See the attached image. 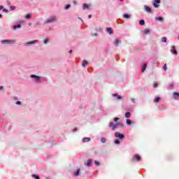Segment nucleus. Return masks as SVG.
I'll list each match as a JSON object with an SVG mask.
<instances>
[{
  "mask_svg": "<svg viewBox=\"0 0 179 179\" xmlns=\"http://www.w3.org/2000/svg\"><path fill=\"white\" fill-rule=\"evenodd\" d=\"M92 164H93V159H90L87 161V163H85V166L87 167H92Z\"/></svg>",
  "mask_w": 179,
  "mask_h": 179,
  "instance_id": "obj_10",
  "label": "nucleus"
},
{
  "mask_svg": "<svg viewBox=\"0 0 179 179\" xmlns=\"http://www.w3.org/2000/svg\"><path fill=\"white\" fill-rule=\"evenodd\" d=\"M153 87L155 88L157 87V83H154Z\"/></svg>",
  "mask_w": 179,
  "mask_h": 179,
  "instance_id": "obj_47",
  "label": "nucleus"
},
{
  "mask_svg": "<svg viewBox=\"0 0 179 179\" xmlns=\"http://www.w3.org/2000/svg\"><path fill=\"white\" fill-rule=\"evenodd\" d=\"M120 44V41L118 39H115L114 42V45L117 46Z\"/></svg>",
  "mask_w": 179,
  "mask_h": 179,
  "instance_id": "obj_34",
  "label": "nucleus"
},
{
  "mask_svg": "<svg viewBox=\"0 0 179 179\" xmlns=\"http://www.w3.org/2000/svg\"><path fill=\"white\" fill-rule=\"evenodd\" d=\"M155 20H158V22H163V17H156Z\"/></svg>",
  "mask_w": 179,
  "mask_h": 179,
  "instance_id": "obj_24",
  "label": "nucleus"
},
{
  "mask_svg": "<svg viewBox=\"0 0 179 179\" xmlns=\"http://www.w3.org/2000/svg\"><path fill=\"white\" fill-rule=\"evenodd\" d=\"M145 10L148 13H152V8L149 7V6H144Z\"/></svg>",
  "mask_w": 179,
  "mask_h": 179,
  "instance_id": "obj_13",
  "label": "nucleus"
},
{
  "mask_svg": "<svg viewBox=\"0 0 179 179\" xmlns=\"http://www.w3.org/2000/svg\"><path fill=\"white\" fill-rule=\"evenodd\" d=\"M173 99H177V97H179V92H174L173 94Z\"/></svg>",
  "mask_w": 179,
  "mask_h": 179,
  "instance_id": "obj_19",
  "label": "nucleus"
},
{
  "mask_svg": "<svg viewBox=\"0 0 179 179\" xmlns=\"http://www.w3.org/2000/svg\"><path fill=\"white\" fill-rule=\"evenodd\" d=\"M162 43H167V38L166 36H164L162 38Z\"/></svg>",
  "mask_w": 179,
  "mask_h": 179,
  "instance_id": "obj_32",
  "label": "nucleus"
},
{
  "mask_svg": "<svg viewBox=\"0 0 179 179\" xmlns=\"http://www.w3.org/2000/svg\"><path fill=\"white\" fill-rule=\"evenodd\" d=\"M19 23H20V24H23V23H24V21L20 20V21H19Z\"/></svg>",
  "mask_w": 179,
  "mask_h": 179,
  "instance_id": "obj_45",
  "label": "nucleus"
},
{
  "mask_svg": "<svg viewBox=\"0 0 179 179\" xmlns=\"http://www.w3.org/2000/svg\"><path fill=\"white\" fill-rule=\"evenodd\" d=\"M163 69H164V71H167V64H164Z\"/></svg>",
  "mask_w": 179,
  "mask_h": 179,
  "instance_id": "obj_36",
  "label": "nucleus"
},
{
  "mask_svg": "<svg viewBox=\"0 0 179 179\" xmlns=\"http://www.w3.org/2000/svg\"><path fill=\"white\" fill-rule=\"evenodd\" d=\"M31 177L32 178H34V179H40V176L37 174H32Z\"/></svg>",
  "mask_w": 179,
  "mask_h": 179,
  "instance_id": "obj_22",
  "label": "nucleus"
},
{
  "mask_svg": "<svg viewBox=\"0 0 179 179\" xmlns=\"http://www.w3.org/2000/svg\"><path fill=\"white\" fill-rule=\"evenodd\" d=\"M2 17V14H0V19Z\"/></svg>",
  "mask_w": 179,
  "mask_h": 179,
  "instance_id": "obj_53",
  "label": "nucleus"
},
{
  "mask_svg": "<svg viewBox=\"0 0 179 179\" xmlns=\"http://www.w3.org/2000/svg\"><path fill=\"white\" fill-rule=\"evenodd\" d=\"M78 131V127H75L73 129V132H76Z\"/></svg>",
  "mask_w": 179,
  "mask_h": 179,
  "instance_id": "obj_44",
  "label": "nucleus"
},
{
  "mask_svg": "<svg viewBox=\"0 0 179 179\" xmlns=\"http://www.w3.org/2000/svg\"><path fill=\"white\" fill-rule=\"evenodd\" d=\"M169 87H174V83H169Z\"/></svg>",
  "mask_w": 179,
  "mask_h": 179,
  "instance_id": "obj_40",
  "label": "nucleus"
},
{
  "mask_svg": "<svg viewBox=\"0 0 179 179\" xmlns=\"http://www.w3.org/2000/svg\"><path fill=\"white\" fill-rule=\"evenodd\" d=\"M15 104H17V106H20V105L22 104V101H17L15 102Z\"/></svg>",
  "mask_w": 179,
  "mask_h": 179,
  "instance_id": "obj_41",
  "label": "nucleus"
},
{
  "mask_svg": "<svg viewBox=\"0 0 179 179\" xmlns=\"http://www.w3.org/2000/svg\"><path fill=\"white\" fill-rule=\"evenodd\" d=\"M30 78H31L32 79H34V82L36 83H41V77L38 76H36L34 74H31L30 76Z\"/></svg>",
  "mask_w": 179,
  "mask_h": 179,
  "instance_id": "obj_4",
  "label": "nucleus"
},
{
  "mask_svg": "<svg viewBox=\"0 0 179 179\" xmlns=\"http://www.w3.org/2000/svg\"><path fill=\"white\" fill-rule=\"evenodd\" d=\"M94 164H95V166H100V163L99 162V161H94Z\"/></svg>",
  "mask_w": 179,
  "mask_h": 179,
  "instance_id": "obj_37",
  "label": "nucleus"
},
{
  "mask_svg": "<svg viewBox=\"0 0 179 179\" xmlns=\"http://www.w3.org/2000/svg\"><path fill=\"white\" fill-rule=\"evenodd\" d=\"M161 100L160 96H156L154 99V103H159Z\"/></svg>",
  "mask_w": 179,
  "mask_h": 179,
  "instance_id": "obj_20",
  "label": "nucleus"
},
{
  "mask_svg": "<svg viewBox=\"0 0 179 179\" xmlns=\"http://www.w3.org/2000/svg\"><path fill=\"white\" fill-rule=\"evenodd\" d=\"M114 122H120V117H115L113 118Z\"/></svg>",
  "mask_w": 179,
  "mask_h": 179,
  "instance_id": "obj_35",
  "label": "nucleus"
},
{
  "mask_svg": "<svg viewBox=\"0 0 179 179\" xmlns=\"http://www.w3.org/2000/svg\"><path fill=\"white\" fill-rule=\"evenodd\" d=\"M90 6H92V4H87V3H84L83 4V9L84 10H85V9H87V10H89V7Z\"/></svg>",
  "mask_w": 179,
  "mask_h": 179,
  "instance_id": "obj_11",
  "label": "nucleus"
},
{
  "mask_svg": "<svg viewBox=\"0 0 179 179\" xmlns=\"http://www.w3.org/2000/svg\"><path fill=\"white\" fill-rule=\"evenodd\" d=\"M72 52V50H70L69 51V54H71Z\"/></svg>",
  "mask_w": 179,
  "mask_h": 179,
  "instance_id": "obj_50",
  "label": "nucleus"
},
{
  "mask_svg": "<svg viewBox=\"0 0 179 179\" xmlns=\"http://www.w3.org/2000/svg\"><path fill=\"white\" fill-rule=\"evenodd\" d=\"M146 68H148V63H143L141 66V72H145V71H146Z\"/></svg>",
  "mask_w": 179,
  "mask_h": 179,
  "instance_id": "obj_12",
  "label": "nucleus"
},
{
  "mask_svg": "<svg viewBox=\"0 0 179 179\" xmlns=\"http://www.w3.org/2000/svg\"><path fill=\"white\" fill-rule=\"evenodd\" d=\"M73 3H76V1H73Z\"/></svg>",
  "mask_w": 179,
  "mask_h": 179,
  "instance_id": "obj_56",
  "label": "nucleus"
},
{
  "mask_svg": "<svg viewBox=\"0 0 179 179\" xmlns=\"http://www.w3.org/2000/svg\"><path fill=\"white\" fill-rule=\"evenodd\" d=\"M115 138H117V139L122 141L123 139H125V135L121 134L120 132L116 131L115 133Z\"/></svg>",
  "mask_w": 179,
  "mask_h": 179,
  "instance_id": "obj_5",
  "label": "nucleus"
},
{
  "mask_svg": "<svg viewBox=\"0 0 179 179\" xmlns=\"http://www.w3.org/2000/svg\"><path fill=\"white\" fill-rule=\"evenodd\" d=\"M79 173H80V169H77L76 171L74 173L76 177H78V176H79Z\"/></svg>",
  "mask_w": 179,
  "mask_h": 179,
  "instance_id": "obj_33",
  "label": "nucleus"
},
{
  "mask_svg": "<svg viewBox=\"0 0 179 179\" xmlns=\"http://www.w3.org/2000/svg\"><path fill=\"white\" fill-rule=\"evenodd\" d=\"M126 124H127V125H131V124H132V120H129V119H127V120H126Z\"/></svg>",
  "mask_w": 179,
  "mask_h": 179,
  "instance_id": "obj_25",
  "label": "nucleus"
},
{
  "mask_svg": "<svg viewBox=\"0 0 179 179\" xmlns=\"http://www.w3.org/2000/svg\"><path fill=\"white\" fill-rule=\"evenodd\" d=\"M57 20V16L56 15H52L50 16L45 21V24H48L50 23H54Z\"/></svg>",
  "mask_w": 179,
  "mask_h": 179,
  "instance_id": "obj_2",
  "label": "nucleus"
},
{
  "mask_svg": "<svg viewBox=\"0 0 179 179\" xmlns=\"http://www.w3.org/2000/svg\"><path fill=\"white\" fill-rule=\"evenodd\" d=\"M3 12H4V13H8L9 10H8L6 8H3Z\"/></svg>",
  "mask_w": 179,
  "mask_h": 179,
  "instance_id": "obj_42",
  "label": "nucleus"
},
{
  "mask_svg": "<svg viewBox=\"0 0 179 179\" xmlns=\"http://www.w3.org/2000/svg\"><path fill=\"white\" fill-rule=\"evenodd\" d=\"M3 90V86H0V90Z\"/></svg>",
  "mask_w": 179,
  "mask_h": 179,
  "instance_id": "obj_49",
  "label": "nucleus"
},
{
  "mask_svg": "<svg viewBox=\"0 0 179 179\" xmlns=\"http://www.w3.org/2000/svg\"><path fill=\"white\" fill-rule=\"evenodd\" d=\"M141 156L138 154H136L132 157V162H141Z\"/></svg>",
  "mask_w": 179,
  "mask_h": 179,
  "instance_id": "obj_6",
  "label": "nucleus"
},
{
  "mask_svg": "<svg viewBox=\"0 0 179 179\" xmlns=\"http://www.w3.org/2000/svg\"><path fill=\"white\" fill-rule=\"evenodd\" d=\"M88 19H92V15H88Z\"/></svg>",
  "mask_w": 179,
  "mask_h": 179,
  "instance_id": "obj_48",
  "label": "nucleus"
},
{
  "mask_svg": "<svg viewBox=\"0 0 179 179\" xmlns=\"http://www.w3.org/2000/svg\"><path fill=\"white\" fill-rule=\"evenodd\" d=\"M43 44H48V38L44 39Z\"/></svg>",
  "mask_w": 179,
  "mask_h": 179,
  "instance_id": "obj_39",
  "label": "nucleus"
},
{
  "mask_svg": "<svg viewBox=\"0 0 179 179\" xmlns=\"http://www.w3.org/2000/svg\"><path fill=\"white\" fill-rule=\"evenodd\" d=\"M112 96L113 97H117V100H121L122 99V96H121L117 93L112 94Z\"/></svg>",
  "mask_w": 179,
  "mask_h": 179,
  "instance_id": "obj_15",
  "label": "nucleus"
},
{
  "mask_svg": "<svg viewBox=\"0 0 179 179\" xmlns=\"http://www.w3.org/2000/svg\"><path fill=\"white\" fill-rule=\"evenodd\" d=\"M72 6L71 4H66L64 7L65 10H68Z\"/></svg>",
  "mask_w": 179,
  "mask_h": 179,
  "instance_id": "obj_31",
  "label": "nucleus"
},
{
  "mask_svg": "<svg viewBox=\"0 0 179 179\" xmlns=\"http://www.w3.org/2000/svg\"><path fill=\"white\" fill-rule=\"evenodd\" d=\"M1 44L5 45L7 44L8 45H11L13 44H16V41L13 40L4 39L1 41Z\"/></svg>",
  "mask_w": 179,
  "mask_h": 179,
  "instance_id": "obj_3",
  "label": "nucleus"
},
{
  "mask_svg": "<svg viewBox=\"0 0 179 179\" xmlns=\"http://www.w3.org/2000/svg\"><path fill=\"white\" fill-rule=\"evenodd\" d=\"M36 25H38V24H40V22H37L36 23Z\"/></svg>",
  "mask_w": 179,
  "mask_h": 179,
  "instance_id": "obj_51",
  "label": "nucleus"
},
{
  "mask_svg": "<svg viewBox=\"0 0 179 179\" xmlns=\"http://www.w3.org/2000/svg\"><path fill=\"white\" fill-rule=\"evenodd\" d=\"M123 17L124 19H130L131 18V15L128 13H124L123 14Z\"/></svg>",
  "mask_w": 179,
  "mask_h": 179,
  "instance_id": "obj_18",
  "label": "nucleus"
},
{
  "mask_svg": "<svg viewBox=\"0 0 179 179\" xmlns=\"http://www.w3.org/2000/svg\"><path fill=\"white\" fill-rule=\"evenodd\" d=\"M113 143H115V145H120L121 143V141H120V140L118 139H115L114 140Z\"/></svg>",
  "mask_w": 179,
  "mask_h": 179,
  "instance_id": "obj_26",
  "label": "nucleus"
},
{
  "mask_svg": "<svg viewBox=\"0 0 179 179\" xmlns=\"http://www.w3.org/2000/svg\"><path fill=\"white\" fill-rule=\"evenodd\" d=\"M131 101H132V103H134L135 104V103H136V99L132 98V99H131Z\"/></svg>",
  "mask_w": 179,
  "mask_h": 179,
  "instance_id": "obj_43",
  "label": "nucleus"
},
{
  "mask_svg": "<svg viewBox=\"0 0 179 179\" xmlns=\"http://www.w3.org/2000/svg\"><path fill=\"white\" fill-rule=\"evenodd\" d=\"M15 9H16V7L14 6H11L10 7V10H15Z\"/></svg>",
  "mask_w": 179,
  "mask_h": 179,
  "instance_id": "obj_38",
  "label": "nucleus"
},
{
  "mask_svg": "<svg viewBox=\"0 0 179 179\" xmlns=\"http://www.w3.org/2000/svg\"><path fill=\"white\" fill-rule=\"evenodd\" d=\"M120 2H123L124 0H120Z\"/></svg>",
  "mask_w": 179,
  "mask_h": 179,
  "instance_id": "obj_55",
  "label": "nucleus"
},
{
  "mask_svg": "<svg viewBox=\"0 0 179 179\" xmlns=\"http://www.w3.org/2000/svg\"><path fill=\"white\" fill-rule=\"evenodd\" d=\"M29 26H31V23H29Z\"/></svg>",
  "mask_w": 179,
  "mask_h": 179,
  "instance_id": "obj_54",
  "label": "nucleus"
},
{
  "mask_svg": "<svg viewBox=\"0 0 179 179\" xmlns=\"http://www.w3.org/2000/svg\"><path fill=\"white\" fill-rule=\"evenodd\" d=\"M108 127L109 128L111 129L112 131H115V129H117L118 127H120V128H122L124 127V124L121 121H119L115 124H114L113 122H110L108 124Z\"/></svg>",
  "mask_w": 179,
  "mask_h": 179,
  "instance_id": "obj_1",
  "label": "nucleus"
},
{
  "mask_svg": "<svg viewBox=\"0 0 179 179\" xmlns=\"http://www.w3.org/2000/svg\"><path fill=\"white\" fill-rule=\"evenodd\" d=\"M22 28V24H15L12 27L13 30H16L17 29H21Z\"/></svg>",
  "mask_w": 179,
  "mask_h": 179,
  "instance_id": "obj_14",
  "label": "nucleus"
},
{
  "mask_svg": "<svg viewBox=\"0 0 179 179\" xmlns=\"http://www.w3.org/2000/svg\"><path fill=\"white\" fill-rule=\"evenodd\" d=\"M125 118H131V113L130 112H127L124 114Z\"/></svg>",
  "mask_w": 179,
  "mask_h": 179,
  "instance_id": "obj_21",
  "label": "nucleus"
},
{
  "mask_svg": "<svg viewBox=\"0 0 179 179\" xmlns=\"http://www.w3.org/2000/svg\"><path fill=\"white\" fill-rule=\"evenodd\" d=\"M46 179H48V178H46Z\"/></svg>",
  "mask_w": 179,
  "mask_h": 179,
  "instance_id": "obj_57",
  "label": "nucleus"
},
{
  "mask_svg": "<svg viewBox=\"0 0 179 179\" xmlns=\"http://www.w3.org/2000/svg\"><path fill=\"white\" fill-rule=\"evenodd\" d=\"M36 43H38V41H37V40L30 41L27 42L24 44V45H25V47H29L33 44H36Z\"/></svg>",
  "mask_w": 179,
  "mask_h": 179,
  "instance_id": "obj_7",
  "label": "nucleus"
},
{
  "mask_svg": "<svg viewBox=\"0 0 179 179\" xmlns=\"http://www.w3.org/2000/svg\"><path fill=\"white\" fill-rule=\"evenodd\" d=\"M140 26H145V21L143 20H139Z\"/></svg>",
  "mask_w": 179,
  "mask_h": 179,
  "instance_id": "obj_28",
  "label": "nucleus"
},
{
  "mask_svg": "<svg viewBox=\"0 0 179 179\" xmlns=\"http://www.w3.org/2000/svg\"><path fill=\"white\" fill-rule=\"evenodd\" d=\"M0 10H3V6H0Z\"/></svg>",
  "mask_w": 179,
  "mask_h": 179,
  "instance_id": "obj_46",
  "label": "nucleus"
},
{
  "mask_svg": "<svg viewBox=\"0 0 179 179\" xmlns=\"http://www.w3.org/2000/svg\"><path fill=\"white\" fill-rule=\"evenodd\" d=\"M86 65H87V61L83 60V63H82V66H83V68H85V66H86Z\"/></svg>",
  "mask_w": 179,
  "mask_h": 179,
  "instance_id": "obj_30",
  "label": "nucleus"
},
{
  "mask_svg": "<svg viewBox=\"0 0 179 179\" xmlns=\"http://www.w3.org/2000/svg\"><path fill=\"white\" fill-rule=\"evenodd\" d=\"M106 31L108 33V34H113V28L106 27Z\"/></svg>",
  "mask_w": 179,
  "mask_h": 179,
  "instance_id": "obj_17",
  "label": "nucleus"
},
{
  "mask_svg": "<svg viewBox=\"0 0 179 179\" xmlns=\"http://www.w3.org/2000/svg\"><path fill=\"white\" fill-rule=\"evenodd\" d=\"M94 36H97V33L94 34Z\"/></svg>",
  "mask_w": 179,
  "mask_h": 179,
  "instance_id": "obj_52",
  "label": "nucleus"
},
{
  "mask_svg": "<svg viewBox=\"0 0 179 179\" xmlns=\"http://www.w3.org/2000/svg\"><path fill=\"white\" fill-rule=\"evenodd\" d=\"M83 142L84 143H87V142H90V138L89 137H85L83 138Z\"/></svg>",
  "mask_w": 179,
  "mask_h": 179,
  "instance_id": "obj_16",
  "label": "nucleus"
},
{
  "mask_svg": "<svg viewBox=\"0 0 179 179\" xmlns=\"http://www.w3.org/2000/svg\"><path fill=\"white\" fill-rule=\"evenodd\" d=\"M31 18V14L28 13L25 15V19H27V20H29V19Z\"/></svg>",
  "mask_w": 179,
  "mask_h": 179,
  "instance_id": "obj_23",
  "label": "nucleus"
},
{
  "mask_svg": "<svg viewBox=\"0 0 179 179\" xmlns=\"http://www.w3.org/2000/svg\"><path fill=\"white\" fill-rule=\"evenodd\" d=\"M101 143H106L107 142V139L104 137L101 138Z\"/></svg>",
  "mask_w": 179,
  "mask_h": 179,
  "instance_id": "obj_27",
  "label": "nucleus"
},
{
  "mask_svg": "<svg viewBox=\"0 0 179 179\" xmlns=\"http://www.w3.org/2000/svg\"><path fill=\"white\" fill-rule=\"evenodd\" d=\"M150 33V29H145L144 30V34H149Z\"/></svg>",
  "mask_w": 179,
  "mask_h": 179,
  "instance_id": "obj_29",
  "label": "nucleus"
},
{
  "mask_svg": "<svg viewBox=\"0 0 179 179\" xmlns=\"http://www.w3.org/2000/svg\"><path fill=\"white\" fill-rule=\"evenodd\" d=\"M161 3L160 0H153L152 6L154 8H159V4Z\"/></svg>",
  "mask_w": 179,
  "mask_h": 179,
  "instance_id": "obj_9",
  "label": "nucleus"
},
{
  "mask_svg": "<svg viewBox=\"0 0 179 179\" xmlns=\"http://www.w3.org/2000/svg\"><path fill=\"white\" fill-rule=\"evenodd\" d=\"M171 54H173V55H177L178 54V52H177V48H176V46L175 45H172L171 47Z\"/></svg>",
  "mask_w": 179,
  "mask_h": 179,
  "instance_id": "obj_8",
  "label": "nucleus"
}]
</instances>
